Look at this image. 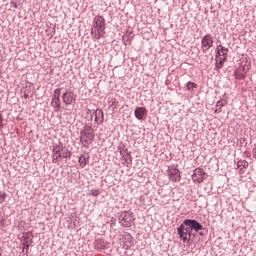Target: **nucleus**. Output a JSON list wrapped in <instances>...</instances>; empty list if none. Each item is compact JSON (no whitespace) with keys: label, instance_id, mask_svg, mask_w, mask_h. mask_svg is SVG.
I'll return each mask as SVG.
<instances>
[{"label":"nucleus","instance_id":"20e7f679","mask_svg":"<svg viewBox=\"0 0 256 256\" xmlns=\"http://www.w3.org/2000/svg\"><path fill=\"white\" fill-rule=\"evenodd\" d=\"M93 139H95V130L86 125L83 130L80 132V141L84 147H88L93 143Z\"/></svg>","mask_w":256,"mask_h":256},{"label":"nucleus","instance_id":"f257e3e1","mask_svg":"<svg viewBox=\"0 0 256 256\" xmlns=\"http://www.w3.org/2000/svg\"><path fill=\"white\" fill-rule=\"evenodd\" d=\"M203 225L197 222L196 220L186 219L183 224L177 228L178 235L182 241H191V232L192 231H202Z\"/></svg>","mask_w":256,"mask_h":256},{"label":"nucleus","instance_id":"6ab92c4d","mask_svg":"<svg viewBox=\"0 0 256 256\" xmlns=\"http://www.w3.org/2000/svg\"><path fill=\"white\" fill-rule=\"evenodd\" d=\"M6 197H7V193L0 191V199H1L2 203H3V201H5Z\"/></svg>","mask_w":256,"mask_h":256},{"label":"nucleus","instance_id":"a211bd4d","mask_svg":"<svg viewBox=\"0 0 256 256\" xmlns=\"http://www.w3.org/2000/svg\"><path fill=\"white\" fill-rule=\"evenodd\" d=\"M31 243H33V240H32V239H29V237L25 236L24 244L26 245L27 248H29V246L31 245Z\"/></svg>","mask_w":256,"mask_h":256},{"label":"nucleus","instance_id":"7ed1b4c3","mask_svg":"<svg viewBox=\"0 0 256 256\" xmlns=\"http://www.w3.org/2000/svg\"><path fill=\"white\" fill-rule=\"evenodd\" d=\"M105 31V18L102 16H96L93 21L91 35L94 39H101L103 32Z\"/></svg>","mask_w":256,"mask_h":256},{"label":"nucleus","instance_id":"aec40b11","mask_svg":"<svg viewBox=\"0 0 256 256\" xmlns=\"http://www.w3.org/2000/svg\"><path fill=\"white\" fill-rule=\"evenodd\" d=\"M64 117H66L67 121L71 120V112H64Z\"/></svg>","mask_w":256,"mask_h":256},{"label":"nucleus","instance_id":"4468645a","mask_svg":"<svg viewBox=\"0 0 256 256\" xmlns=\"http://www.w3.org/2000/svg\"><path fill=\"white\" fill-rule=\"evenodd\" d=\"M95 121H96V123H98V125L103 122V111L96 110Z\"/></svg>","mask_w":256,"mask_h":256},{"label":"nucleus","instance_id":"f03ea898","mask_svg":"<svg viewBox=\"0 0 256 256\" xmlns=\"http://www.w3.org/2000/svg\"><path fill=\"white\" fill-rule=\"evenodd\" d=\"M71 157V151L63 144H58L53 147L52 150V163H59L61 159H67Z\"/></svg>","mask_w":256,"mask_h":256},{"label":"nucleus","instance_id":"0eeeda50","mask_svg":"<svg viewBox=\"0 0 256 256\" xmlns=\"http://www.w3.org/2000/svg\"><path fill=\"white\" fill-rule=\"evenodd\" d=\"M207 174L203 168H196L192 174V181L194 183H203Z\"/></svg>","mask_w":256,"mask_h":256},{"label":"nucleus","instance_id":"f3484780","mask_svg":"<svg viewBox=\"0 0 256 256\" xmlns=\"http://www.w3.org/2000/svg\"><path fill=\"white\" fill-rule=\"evenodd\" d=\"M186 87H187L188 91H194V89H197V83H195V82H188Z\"/></svg>","mask_w":256,"mask_h":256},{"label":"nucleus","instance_id":"9b49d317","mask_svg":"<svg viewBox=\"0 0 256 256\" xmlns=\"http://www.w3.org/2000/svg\"><path fill=\"white\" fill-rule=\"evenodd\" d=\"M169 179H171L174 183L181 181V172L177 168H171L169 170Z\"/></svg>","mask_w":256,"mask_h":256},{"label":"nucleus","instance_id":"412c9836","mask_svg":"<svg viewBox=\"0 0 256 256\" xmlns=\"http://www.w3.org/2000/svg\"><path fill=\"white\" fill-rule=\"evenodd\" d=\"M92 195H93V197H98L99 190H92Z\"/></svg>","mask_w":256,"mask_h":256},{"label":"nucleus","instance_id":"dca6fc26","mask_svg":"<svg viewBox=\"0 0 256 256\" xmlns=\"http://www.w3.org/2000/svg\"><path fill=\"white\" fill-rule=\"evenodd\" d=\"M227 60H223V58H216V69H221L223 67V63Z\"/></svg>","mask_w":256,"mask_h":256},{"label":"nucleus","instance_id":"2eb2a0df","mask_svg":"<svg viewBox=\"0 0 256 256\" xmlns=\"http://www.w3.org/2000/svg\"><path fill=\"white\" fill-rule=\"evenodd\" d=\"M237 167L238 169H247V167H249V162H247V160H240L237 163Z\"/></svg>","mask_w":256,"mask_h":256},{"label":"nucleus","instance_id":"1a4fd4ad","mask_svg":"<svg viewBox=\"0 0 256 256\" xmlns=\"http://www.w3.org/2000/svg\"><path fill=\"white\" fill-rule=\"evenodd\" d=\"M77 100V95L73 93L71 90H66L65 93L62 94V101L66 105H73Z\"/></svg>","mask_w":256,"mask_h":256},{"label":"nucleus","instance_id":"39448f33","mask_svg":"<svg viewBox=\"0 0 256 256\" xmlns=\"http://www.w3.org/2000/svg\"><path fill=\"white\" fill-rule=\"evenodd\" d=\"M135 222V214L133 212H123L119 217V223L122 227H131Z\"/></svg>","mask_w":256,"mask_h":256},{"label":"nucleus","instance_id":"ddd939ff","mask_svg":"<svg viewBox=\"0 0 256 256\" xmlns=\"http://www.w3.org/2000/svg\"><path fill=\"white\" fill-rule=\"evenodd\" d=\"M79 163H80V167H85V165H87V163H89V155H81L79 157Z\"/></svg>","mask_w":256,"mask_h":256},{"label":"nucleus","instance_id":"423d86ee","mask_svg":"<svg viewBox=\"0 0 256 256\" xmlns=\"http://www.w3.org/2000/svg\"><path fill=\"white\" fill-rule=\"evenodd\" d=\"M61 88H57L54 90L51 105L55 109V111H59L61 109Z\"/></svg>","mask_w":256,"mask_h":256},{"label":"nucleus","instance_id":"f8f14e48","mask_svg":"<svg viewBox=\"0 0 256 256\" xmlns=\"http://www.w3.org/2000/svg\"><path fill=\"white\" fill-rule=\"evenodd\" d=\"M134 115L138 121H141L145 115H147V108L145 107H136Z\"/></svg>","mask_w":256,"mask_h":256},{"label":"nucleus","instance_id":"6e6552de","mask_svg":"<svg viewBox=\"0 0 256 256\" xmlns=\"http://www.w3.org/2000/svg\"><path fill=\"white\" fill-rule=\"evenodd\" d=\"M213 47V36L205 35L201 40V49L203 53H207Z\"/></svg>","mask_w":256,"mask_h":256},{"label":"nucleus","instance_id":"9d476101","mask_svg":"<svg viewBox=\"0 0 256 256\" xmlns=\"http://www.w3.org/2000/svg\"><path fill=\"white\" fill-rule=\"evenodd\" d=\"M217 54H216V59H222V60H227V57L229 55V49L225 48L223 45H218L216 48Z\"/></svg>","mask_w":256,"mask_h":256}]
</instances>
